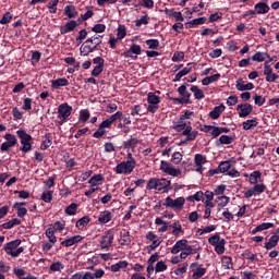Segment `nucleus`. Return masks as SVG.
I'll return each instance as SVG.
<instances>
[{"mask_svg": "<svg viewBox=\"0 0 279 279\" xmlns=\"http://www.w3.org/2000/svg\"><path fill=\"white\" fill-rule=\"evenodd\" d=\"M147 189L149 191L155 190V191H163V193H167L172 189L171 181L167 179L153 178L148 181Z\"/></svg>", "mask_w": 279, "mask_h": 279, "instance_id": "nucleus-1", "label": "nucleus"}, {"mask_svg": "<svg viewBox=\"0 0 279 279\" xmlns=\"http://www.w3.org/2000/svg\"><path fill=\"white\" fill-rule=\"evenodd\" d=\"M19 245H21V240L9 242L4 246V252L9 254V256H12V258H16L19 255L25 252V248L23 246L19 247Z\"/></svg>", "mask_w": 279, "mask_h": 279, "instance_id": "nucleus-2", "label": "nucleus"}, {"mask_svg": "<svg viewBox=\"0 0 279 279\" xmlns=\"http://www.w3.org/2000/svg\"><path fill=\"white\" fill-rule=\"evenodd\" d=\"M186 199L184 197L179 198H171V196H168L163 203V206L167 208H173L174 210H182L184 208Z\"/></svg>", "mask_w": 279, "mask_h": 279, "instance_id": "nucleus-3", "label": "nucleus"}, {"mask_svg": "<svg viewBox=\"0 0 279 279\" xmlns=\"http://www.w3.org/2000/svg\"><path fill=\"white\" fill-rule=\"evenodd\" d=\"M180 252H189V254H193V246L189 245V240H179L171 250L172 254H179Z\"/></svg>", "mask_w": 279, "mask_h": 279, "instance_id": "nucleus-4", "label": "nucleus"}, {"mask_svg": "<svg viewBox=\"0 0 279 279\" xmlns=\"http://www.w3.org/2000/svg\"><path fill=\"white\" fill-rule=\"evenodd\" d=\"M71 112H73V107L69 106V104H62L58 108V119H60L59 125H62L69 117H71Z\"/></svg>", "mask_w": 279, "mask_h": 279, "instance_id": "nucleus-5", "label": "nucleus"}, {"mask_svg": "<svg viewBox=\"0 0 279 279\" xmlns=\"http://www.w3.org/2000/svg\"><path fill=\"white\" fill-rule=\"evenodd\" d=\"M134 167H136L135 160H128V161L121 162L120 165L117 166L116 173L128 174L131 171H134Z\"/></svg>", "mask_w": 279, "mask_h": 279, "instance_id": "nucleus-6", "label": "nucleus"}, {"mask_svg": "<svg viewBox=\"0 0 279 279\" xmlns=\"http://www.w3.org/2000/svg\"><path fill=\"white\" fill-rule=\"evenodd\" d=\"M160 170L168 175H172V178H178V175H182V170L173 168L168 161H161Z\"/></svg>", "mask_w": 279, "mask_h": 279, "instance_id": "nucleus-7", "label": "nucleus"}, {"mask_svg": "<svg viewBox=\"0 0 279 279\" xmlns=\"http://www.w3.org/2000/svg\"><path fill=\"white\" fill-rule=\"evenodd\" d=\"M90 43H93V38H88L85 43L82 44L80 48L81 56H88V53H93V51L97 49V46L92 47Z\"/></svg>", "mask_w": 279, "mask_h": 279, "instance_id": "nucleus-8", "label": "nucleus"}, {"mask_svg": "<svg viewBox=\"0 0 279 279\" xmlns=\"http://www.w3.org/2000/svg\"><path fill=\"white\" fill-rule=\"evenodd\" d=\"M236 110H240L239 117L243 119L252 114V110H254V107H252V105L250 104H242V105H238Z\"/></svg>", "mask_w": 279, "mask_h": 279, "instance_id": "nucleus-9", "label": "nucleus"}, {"mask_svg": "<svg viewBox=\"0 0 279 279\" xmlns=\"http://www.w3.org/2000/svg\"><path fill=\"white\" fill-rule=\"evenodd\" d=\"M82 23V21L78 20L77 21H69L64 24V26L61 27L60 32L61 34H69V32H73V29H75V27L80 26V24Z\"/></svg>", "mask_w": 279, "mask_h": 279, "instance_id": "nucleus-10", "label": "nucleus"}, {"mask_svg": "<svg viewBox=\"0 0 279 279\" xmlns=\"http://www.w3.org/2000/svg\"><path fill=\"white\" fill-rule=\"evenodd\" d=\"M112 241H114V235L111 233H107L101 238L100 247L102 250H108V247H112Z\"/></svg>", "mask_w": 279, "mask_h": 279, "instance_id": "nucleus-11", "label": "nucleus"}, {"mask_svg": "<svg viewBox=\"0 0 279 279\" xmlns=\"http://www.w3.org/2000/svg\"><path fill=\"white\" fill-rule=\"evenodd\" d=\"M238 90H254V84L253 83H247L245 84V81H243V78H239L236 81V85H235Z\"/></svg>", "mask_w": 279, "mask_h": 279, "instance_id": "nucleus-12", "label": "nucleus"}, {"mask_svg": "<svg viewBox=\"0 0 279 279\" xmlns=\"http://www.w3.org/2000/svg\"><path fill=\"white\" fill-rule=\"evenodd\" d=\"M16 134L19 138H21L22 145H27V143L32 141V135L27 134V132H25V130L23 129H20L19 131H16Z\"/></svg>", "mask_w": 279, "mask_h": 279, "instance_id": "nucleus-13", "label": "nucleus"}, {"mask_svg": "<svg viewBox=\"0 0 279 279\" xmlns=\"http://www.w3.org/2000/svg\"><path fill=\"white\" fill-rule=\"evenodd\" d=\"M132 53H135V56H141V46L133 44L130 50L123 52V56L124 58H132Z\"/></svg>", "mask_w": 279, "mask_h": 279, "instance_id": "nucleus-14", "label": "nucleus"}, {"mask_svg": "<svg viewBox=\"0 0 279 279\" xmlns=\"http://www.w3.org/2000/svg\"><path fill=\"white\" fill-rule=\"evenodd\" d=\"M182 135L187 136L186 141H195V138L197 137V132L193 131V128L185 125Z\"/></svg>", "mask_w": 279, "mask_h": 279, "instance_id": "nucleus-15", "label": "nucleus"}, {"mask_svg": "<svg viewBox=\"0 0 279 279\" xmlns=\"http://www.w3.org/2000/svg\"><path fill=\"white\" fill-rule=\"evenodd\" d=\"M223 110H226V106L223 105H219L217 107L214 108L213 111L209 112V117L210 119H219V117H221V113L223 112Z\"/></svg>", "mask_w": 279, "mask_h": 279, "instance_id": "nucleus-16", "label": "nucleus"}, {"mask_svg": "<svg viewBox=\"0 0 279 279\" xmlns=\"http://www.w3.org/2000/svg\"><path fill=\"white\" fill-rule=\"evenodd\" d=\"M278 241H279V235H278V233H275L274 235H271L269 241L265 243V248L274 250V247H276V245H278Z\"/></svg>", "mask_w": 279, "mask_h": 279, "instance_id": "nucleus-17", "label": "nucleus"}, {"mask_svg": "<svg viewBox=\"0 0 279 279\" xmlns=\"http://www.w3.org/2000/svg\"><path fill=\"white\" fill-rule=\"evenodd\" d=\"M269 12V5L265 2H259L255 4V13L256 14H267Z\"/></svg>", "mask_w": 279, "mask_h": 279, "instance_id": "nucleus-18", "label": "nucleus"}, {"mask_svg": "<svg viewBox=\"0 0 279 279\" xmlns=\"http://www.w3.org/2000/svg\"><path fill=\"white\" fill-rule=\"evenodd\" d=\"M206 23V17H198L194 19L191 22H187L185 24L186 29H190V27H193L194 25H204Z\"/></svg>", "mask_w": 279, "mask_h": 279, "instance_id": "nucleus-19", "label": "nucleus"}, {"mask_svg": "<svg viewBox=\"0 0 279 279\" xmlns=\"http://www.w3.org/2000/svg\"><path fill=\"white\" fill-rule=\"evenodd\" d=\"M269 228H274V223H271V222H264V223L257 226L252 231V234H256V232H263V230H269Z\"/></svg>", "mask_w": 279, "mask_h": 279, "instance_id": "nucleus-20", "label": "nucleus"}, {"mask_svg": "<svg viewBox=\"0 0 279 279\" xmlns=\"http://www.w3.org/2000/svg\"><path fill=\"white\" fill-rule=\"evenodd\" d=\"M112 219V214L110 211H102L98 218L100 223H108Z\"/></svg>", "mask_w": 279, "mask_h": 279, "instance_id": "nucleus-21", "label": "nucleus"}, {"mask_svg": "<svg viewBox=\"0 0 279 279\" xmlns=\"http://www.w3.org/2000/svg\"><path fill=\"white\" fill-rule=\"evenodd\" d=\"M64 12L69 19H75L77 16V10L73 5H66Z\"/></svg>", "mask_w": 279, "mask_h": 279, "instance_id": "nucleus-22", "label": "nucleus"}, {"mask_svg": "<svg viewBox=\"0 0 279 279\" xmlns=\"http://www.w3.org/2000/svg\"><path fill=\"white\" fill-rule=\"evenodd\" d=\"M214 247H215L216 254H223V252H226V240L221 239L219 243L216 244Z\"/></svg>", "mask_w": 279, "mask_h": 279, "instance_id": "nucleus-23", "label": "nucleus"}, {"mask_svg": "<svg viewBox=\"0 0 279 279\" xmlns=\"http://www.w3.org/2000/svg\"><path fill=\"white\" fill-rule=\"evenodd\" d=\"M192 68H184L183 70H181L179 73L175 74L174 77V82H180V80H182V77H184V75H189V73H191Z\"/></svg>", "mask_w": 279, "mask_h": 279, "instance_id": "nucleus-24", "label": "nucleus"}, {"mask_svg": "<svg viewBox=\"0 0 279 279\" xmlns=\"http://www.w3.org/2000/svg\"><path fill=\"white\" fill-rule=\"evenodd\" d=\"M60 86H69V80L58 78L52 81V88H60Z\"/></svg>", "mask_w": 279, "mask_h": 279, "instance_id": "nucleus-25", "label": "nucleus"}, {"mask_svg": "<svg viewBox=\"0 0 279 279\" xmlns=\"http://www.w3.org/2000/svg\"><path fill=\"white\" fill-rule=\"evenodd\" d=\"M99 182H104V177H101V174H95L88 180V184L96 187Z\"/></svg>", "mask_w": 279, "mask_h": 279, "instance_id": "nucleus-26", "label": "nucleus"}, {"mask_svg": "<svg viewBox=\"0 0 279 279\" xmlns=\"http://www.w3.org/2000/svg\"><path fill=\"white\" fill-rule=\"evenodd\" d=\"M125 267H128V262L122 260L111 265V271L117 272V271H120L121 269H125Z\"/></svg>", "mask_w": 279, "mask_h": 279, "instance_id": "nucleus-27", "label": "nucleus"}, {"mask_svg": "<svg viewBox=\"0 0 279 279\" xmlns=\"http://www.w3.org/2000/svg\"><path fill=\"white\" fill-rule=\"evenodd\" d=\"M191 92L194 93L195 99H204V90L199 89L197 86H192Z\"/></svg>", "mask_w": 279, "mask_h": 279, "instance_id": "nucleus-28", "label": "nucleus"}, {"mask_svg": "<svg viewBox=\"0 0 279 279\" xmlns=\"http://www.w3.org/2000/svg\"><path fill=\"white\" fill-rule=\"evenodd\" d=\"M256 125H258L256 119L247 120L243 122V130H252V128H256Z\"/></svg>", "mask_w": 279, "mask_h": 279, "instance_id": "nucleus-29", "label": "nucleus"}, {"mask_svg": "<svg viewBox=\"0 0 279 279\" xmlns=\"http://www.w3.org/2000/svg\"><path fill=\"white\" fill-rule=\"evenodd\" d=\"M46 236L49 239L50 243H56V241H58V239L56 238V232L53 231V228H48L46 230Z\"/></svg>", "mask_w": 279, "mask_h": 279, "instance_id": "nucleus-30", "label": "nucleus"}, {"mask_svg": "<svg viewBox=\"0 0 279 279\" xmlns=\"http://www.w3.org/2000/svg\"><path fill=\"white\" fill-rule=\"evenodd\" d=\"M125 36H128V31H126L125 26L120 25L118 27L117 39L118 40H123V38H125Z\"/></svg>", "mask_w": 279, "mask_h": 279, "instance_id": "nucleus-31", "label": "nucleus"}, {"mask_svg": "<svg viewBox=\"0 0 279 279\" xmlns=\"http://www.w3.org/2000/svg\"><path fill=\"white\" fill-rule=\"evenodd\" d=\"M260 171H254L250 174L251 184H258V180H260Z\"/></svg>", "mask_w": 279, "mask_h": 279, "instance_id": "nucleus-32", "label": "nucleus"}, {"mask_svg": "<svg viewBox=\"0 0 279 279\" xmlns=\"http://www.w3.org/2000/svg\"><path fill=\"white\" fill-rule=\"evenodd\" d=\"M265 56L267 58H269V54L265 53V52H257L252 57V60L254 62H265Z\"/></svg>", "mask_w": 279, "mask_h": 279, "instance_id": "nucleus-33", "label": "nucleus"}, {"mask_svg": "<svg viewBox=\"0 0 279 279\" xmlns=\"http://www.w3.org/2000/svg\"><path fill=\"white\" fill-rule=\"evenodd\" d=\"M147 101L148 104L158 105L160 104V97L156 96L154 93H148Z\"/></svg>", "mask_w": 279, "mask_h": 279, "instance_id": "nucleus-34", "label": "nucleus"}, {"mask_svg": "<svg viewBox=\"0 0 279 279\" xmlns=\"http://www.w3.org/2000/svg\"><path fill=\"white\" fill-rule=\"evenodd\" d=\"M131 242L130 232H124L120 238V245H130Z\"/></svg>", "mask_w": 279, "mask_h": 279, "instance_id": "nucleus-35", "label": "nucleus"}, {"mask_svg": "<svg viewBox=\"0 0 279 279\" xmlns=\"http://www.w3.org/2000/svg\"><path fill=\"white\" fill-rule=\"evenodd\" d=\"M206 129L208 130V132L211 131V136H214L215 138H217V136L221 134L219 126L207 125Z\"/></svg>", "mask_w": 279, "mask_h": 279, "instance_id": "nucleus-36", "label": "nucleus"}, {"mask_svg": "<svg viewBox=\"0 0 279 279\" xmlns=\"http://www.w3.org/2000/svg\"><path fill=\"white\" fill-rule=\"evenodd\" d=\"M169 228H173L172 234H174L175 236H178L181 232H184L182 230V225H178V222L169 225Z\"/></svg>", "mask_w": 279, "mask_h": 279, "instance_id": "nucleus-37", "label": "nucleus"}, {"mask_svg": "<svg viewBox=\"0 0 279 279\" xmlns=\"http://www.w3.org/2000/svg\"><path fill=\"white\" fill-rule=\"evenodd\" d=\"M222 267L226 269H232V257L223 256L221 258Z\"/></svg>", "mask_w": 279, "mask_h": 279, "instance_id": "nucleus-38", "label": "nucleus"}, {"mask_svg": "<svg viewBox=\"0 0 279 279\" xmlns=\"http://www.w3.org/2000/svg\"><path fill=\"white\" fill-rule=\"evenodd\" d=\"M218 171L220 173H226L227 171H230V161H222L219 166H218Z\"/></svg>", "mask_w": 279, "mask_h": 279, "instance_id": "nucleus-39", "label": "nucleus"}, {"mask_svg": "<svg viewBox=\"0 0 279 279\" xmlns=\"http://www.w3.org/2000/svg\"><path fill=\"white\" fill-rule=\"evenodd\" d=\"M41 199H43V202H45L46 204L51 203V199H53V191L45 192V193L41 195Z\"/></svg>", "mask_w": 279, "mask_h": 279, "instance_id": "nucleus-40", "label": "nucleus"}, {"mask_svg": "<svg viewBox=\"0 0 279 279\" xmlns=\"http://www.w3.org/2000/svg\"><path fill=\"white\" fill-rule=\"evenodd\" d=\"M234 141V138L228 136V135H221L219 137L220 145H231V143Z\"/></svg>", "mask_w": 279, "mask_h": 279, "instance_id": "nucleus-41", "label": "nucleus"}, {"mask_svg": "<svg viewBox=\"0 0 279 279\" xmlns=\"http://www.w3.org/2000/svg\"><path fill=\"white\" fill-rule=\"evenodd\" d=\"M136 145H138V138L133 137L124 143V148L125 149H130V147L134 148L136 147Z\"/></svg>", "mask_w": 279, "mask_h": 279, "instance_id": "nucleus-42", "label": "nucleus"}, {"mask_svg": "<svg viewBox=\"0 0 279 279\" xmlns=\"http://www.w3.org/2000/svg\"><path fill=\"white\" fill-rule=\"evenodd\" d=\"M171 162H173V165H180L182 162V154L180 151L173 153Z\"/></svg>", "mask_w": 279, "mask_h": 279, "instance_id": "nucleus-43", "label": "nucleus"}, {"mask_svg": "<svg viewBox=\"0 0 279 279\" xmlns=\"http://www.w3.org/2000/svg\"><path fill=\"white\" fill-rule=\"evenodd\" d=\"M90 223V218L85 216L76 221V228L88 226Z\"/></svg>", "mask_w": 279, "mask_h": 279, "instance_id": "nucleus-44", "label": "nucleus"}, {"mask_svg": "<svg viewBox=\"0 0 279 279\" xmlns=\"http://www.w3.org/2000/svg\"><path fill=\"white\" fill-rule=\"evenodd\" d=\"M146 45L150 49H158V47H160V41H158V39H148L146 40Z\"/></svg>", "mask_w": 279, "mask_h": 279, "instance_id": "nucleus-45", "label": "nucleus"}, {"mask_svg": "<svg viewBox=\"0 0 279 279\" xmlns=\"http://www.w3.org/2000/svg\"><path fill=\"white\" fill-rule=\"evenodd\" d=\"M221 241V236H219V233L214 234L208 239L209 245H214V247Z\"/></svg>", "mask_w": 279, "mask_h": 279, "instance_id": "nucleus-46", "label": "nucleus"}, {"mask_svg": "<svg viewBox=\"0 0 279 279\" xmlns=\"http://www.w3.org/2000/svg\"><path fill=\"white\" fill-rule=\"evenodd\" d=\"M184 60V52L175 51L172 57V62H182Z\"/></svg>", "mask_w": 279, "mask_h": 279, "instance_id": "nucleus-47", "label": "nucleus"}, {"mask_svg": "<svg viewBox=\"0 0 279 279\" xmlns=\"http://www.w3.org/2000/svg\"><path fill=\"white\" fill-rule=\"evenodd\" d=\"M77 213V204L72 203L70 206L65 208V214L66 215H75Z\"/></svg>", "mask_w": 279, "mask_h": 279, "instance_id": "nucleus-48", "label": "nucleus"}, {"mask_svg": "<svg viewBox=\"0 0 279 279\" xmlns=\"http://www.w3.org/2000/svg\"><path fill=\"white\" fill-rule=\"evenodd\" d=\"M195 165L196 166H203L206 165V157L202 154L195 155Z\"/></svg>", "mask_w": 279, "mask_h": 279, "instance_id": "nucleus-49", "label": "nucleus"}, {"mask_svg": "<svg viewBox=\"0 0 279 279\" xmlns=\"http://www.w3.org/2000/svg\"><path fill=\"white\" fill-rule=\"evenodd\" d=\"M10 21H12V13L7 12L3 14L2 19L0 20V23H1V25H8V23H10Z\"/></svg>", "mask_w": 279, "mask_h": 279, "instance_id": "nucleus-50", "label": "nucleus"}, {"mask_svg": "<svg viewBox=\"0 0 279 279\" xmlns=\"http://www.w3.org/2000/svg\"><path fill=\"white\" fill-rule=\"evenodd\" d=\"M13 208H16L17 210V217H25L27 215V208L25 207H20L19 204H14Z\"/></svg>", "mask_w": 279, "mask_h": 279, "instance_id": "nucleus-51", "label": "nucleus"}, {"mask_svg": "<svg viewBox=\"0 0 279 279\" xmlns=\"http://www.w3.org/2000/svg\"><path fill=\"white\" fill-rule=\"evenodd\" d=\"M274 73V69H271V65H269V62H265L264 64V75H266V77H270Z\"/></svg>", "mask_w": 279, "mask_h": 279, "instance_id": "nucleus-52", "label": "nucleus"}, {"mask_svg": "<svg viewBox=\"0 0 279 279\" xmlns=\"http://www.w3.org/2000/svg\"><path fill=\"white\" fill-rule=\"evenodd\" d=\"M123 117V112L117 111L114 114H112L109 119H107L111 124L114 123V121H119Z\"/></svg>", "mask_w": 279, "mask_h": 279, "instance_id": "nucleus-53", "label": "nucleus"}, {"mask_svg": "<svg viewBox=\"0 0 279 279\" xmlns=\"http://www.w3.org/2000/svg\"><path fill=\"white\" fill-rule=\"evenodd\" d=\"M4 138H5L7 143H10V145H13V147H14V145H16V136H14L10 133H7L4 135Z\"/></svg>", "mask_w": 279, "mask_h": 279, "instance_id": "nucleus-54", "label": "nucleus"}, {"mask_svg": "<svg viewBox=\"0 0 279 279\" xmlns=\"http://www.w3.org/2000/svg\"><path fill=\"white\" fill-rule=\"evenodd\" d=\"M92 32H95V34H102V32H106V26L104 24H96Z\"/></svg>", "mask_w": 279, "mask_h": 279, "instance_id": "nucleus-55", "label": "nucleus"}, {"mask_svg": "<svg viewBox=\"0 0 279 279\" xmlns=\"http://www.w3.org/2000/svg\"><path fill=\"white\" fill-rule=\"evenodd\" d=\"M192 198L195 199V202H204V192L199 191L194 196H190V202H193Z\"/></svg>", "mask_w": 279, "mask_h": 279, "instance_id": "nucleus-56", "label": "nucleus"}, {"mask_svg": "<svg viewBox=\"0 0 279 279\" xmlns=\"http://www.w3.org/2000/svg\"><path fill=\"white\" fill-rule=\"evenodd\" d=\"M86 36H88V32H86V29L80 31L78 37L76 38V43L78 45H82V40H84L86 38Z\"/></svg>", "mask_w": 279, "mask_h": 279, "instance_id": "nucleus-57", "label": "nucleus"}, {"mask_svg": "<svg viewBox=\"0 0 279 279\" xmlns=\"http://www.w3.org/2000/svg\"><path fill=\"white\" fill-rule=\"evenodd\" d=\"M148 24H149V20L147 15H143L142 19L135 22L136 27H141V25H148Z\"/></svg>", "mask_w": 279, "mask_h": 279, "instance_id": "nucleus-58", "label": "nucleus"}, {"mask_svg": "<svg viewBox=\"0 0 279 279\" xmlns=\"http://www.w3.org/2000/svg\"><path fill=\"white\" fill-rule=\"evenodd\" d=\"M206 274V268H197L193 274V279H199Z\"/></svg>", "mask_w": 279, "mask_h": 279, "instance_id": "nucleus-59", "label": "nucleus"}, {"mask_svg": "<svg viewBox=\"0 0 279 279\" xmlns=\"http://www.w3.org/2000/svg\"><path fill=\"white\" fill-rule=\"evenodd\" d=\"M218 199L220 202L218 204V206H220V208L228 206V202H230V197H228V196H219Z\"/></svg>", "mask_w": 279, "mask_h": 279, "instance_id": "nucleus-60", "label": "nucleus"}, {"mask_svg": "<svg viewBox=\"0 0 279 279\" xmlns=\"http://www.w3.org/2000/svg\"><path fill=\"white\" fill-rule=\"evenodd\" d=\"M61 269H64V266L60 262L50 265V271H60Z\"/></svg>", "mask_w": 279, "mask_h": 279, "instance_id": "nucleus-61", "label": "nucleus"}, {"mask_svg": "<svg viewBox=\"0 0 279 279\" xmlns=\"http://www.w3.org/2000/svg\"><path fill=\"white\" fill-rule=\"evenodd\" d=\"M58 3H59L58 0H51L48 3V8H49V10H52V11H50L52 14H56V10H58Z\"/></svg>", "mask_w": 279, "mask_h": 279, "instance_id": "nucleus-62", "label": "nucleus"}, {"mask_svg": "<svg viewBox=\"0 0 279 279\" xmlns=\"http://www.w3.org/2000/svg\"><path fill=\"white\" fill-rule=\"evenodd\" d=\"M166 269H167V264H165V262H158L156 264L155 271L160 272V271H166Z\"/></svg>", "mask_w": 279, "mask_h": 279, "instance_id": "nucleus-63", "label": "nucleus"}, {"mask_svg": "<svg viewBox=\"0 0 279 279\" xmlns=\"http://www.w3.org/2000/svg\"><path fill=\"white\" fill-rule=\"evenodd\" d=\"M80 119H81V121L86 123V121L88 119H90V113L88 111H86V110H83V111H81Z\"/></svg>", "mask_w": 279, "mask_h": 279, "instance_id": "nucleus-64", "label": "nucleus"}]
</instances>
